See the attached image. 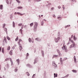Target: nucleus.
<instances>
[{"mask_svg":"<svg viewBox=\"0 0 78 78\" xmlns=\"http://www.w3.org/2000/svg\"><path fill=\"white\" fill-rule=\"evenodd\" d=\"M2 52L3 53H4L5 51H4V48H2Z\"/></svg>","mask_w":78,"mask_h":78,"instance_id":"obj_17","label":"nucleus"},{"mask_svg":"<svg viewBox=\"0 0 78 78\" xmlns=\"http://www.w3.org/2000/svg\"><path fill=\"white\" fill-rule=\"evenodd\" d=\"M62 44L63 45H65V41H63Z\"/></svg>","mask_w":78,"mask_h":78,"instance_id":"obj_38","label":"nucleus"},{"mask_svg":"<svg viewBox=\"0 0 78 78\" xmlns=\"http://www.w3.org/2000/svg\"><path fill=\"white\" fill-rule=\"evenodd\" d=\"M34 75H35V74H34Z\"/></svg>","mask_w":78,"mask_h":78,"instance_id":"obj_64","label":"nucleus"},{"mask_svg":"<svg viewBox=\"0 0 78 78\" xmlns=\"http://www.w3.org/2000/svg\"><path fill=\"white\" fill-rule=\"evenodd\" d=\"M38 2H39V1H41V0H38Z\"/></svg>","mask_w":78,"mask_h":78,"instance_id":"obj_61","label":"nucleus"},{"mask_svg":"<svg viewBox=\"0 0 78 78\" xmlns=\"http://www.w3.org/2000/svg\"><path fill=\"white\" fill-rule=\"evenodd\" d=\"M19 48L20 51H21V50H22V46H20Z\"/></svg>","mask_w":78,"mask_h":78,"instance_id":"obj_28","label":"nucleus"},{"mask_svg":"<svg viewBox=\"0 0 78 78\" xmlns=\"http://www.w3.org/2000/svg\"><path fill=\"white\" fill-rule=\"evenodd\" d=\"M69 74H67V75H66L64 77H65V78H66L67 77H68V76H69Z\"/></svg>","mask_w":78,"mask_h":78,"instance_id":"obj_39","label":"nucleus"},{"mask_svg":"<svg viewBox=\"0 0 78 78\" xmlns=\"http://www.w3.org/2000/svg\"><path fill=\"white\" fill-rule=\"evenodd\" d=\"M39 18H41V16H40V15H39Z\"/></svg>","mask_w":78,"mask_h":78,"instance_id":"obj_57","label":"nucleus"},{"mask_svg":"<svg viewBox=\"0 0 78 78\" xmlns=\"http://www.w3.org/2000/svg\"><path fill=\"white\" fill-rule=\"evenodd\" d=\"M54 78H55V77H57V76L58 75H57V74H55V73H54Z\"/></svg>","mask_w":78,"mask_h":78,"instance_id":"obj_16","label":"nucleus"},{"mask_svg":"<svg viewBox=\"0 0 78 78\" xmlns=\"http://www.w3.org/2000/svg\"><path fill=\"white\" fill-rule=\"evenodd\" d=\"M20 31L21 34H23V33H22V29H20Z\"/></svg>","mask_w":78,"mask_h":78,"instance_id":"obj_20","label":"nucleus"},{"mask_svg":"<svg viewBox=\"0 0 78 78\" xmlns=\"http://www.w3.org/2000/svg\"><path fill=\"white\" fill-rule=\"evenodd\" d=\"M64 46H65L63 45V47H62V50H64Z\"/></svg>","mask_w":78,"mask_h":78,"instance_id":"obj_45","label":"nucleus"},{"mask_svg":"<svg viewBox=\"0 0 78 78\" xmlns=\"http://www.w3.org/2000/svg\"><path fill=\"white\" fill-rule=\"evenodd\" d=\"M43 25H44V22H42L41 23V25L42 26Z\"/></svg>","mask_w":78,"mask_h":78,"instance_id":"obj_42","label":"nucleus"},{"mask_svg":"<svg viewBox=\"0 0 78 78\" xmlns=\"http://www.w3.org/2000/svg\"><path fill=\"white\" fill-rule=\"evenodd\" d=\"M69 41H70V42H72L73 44L75 43V42H74V41H73V40H72V39H71V38H70V37H69Z\"/></svg>","mask_w":78,"mask_h":78,"instance_id":"obj_4","label":"nucleus"},{"mask_svg":"<svg viewBox=\"0 0 78 78\" xmlns=\"http://www.w3.org/2000/svg\"><path fill=\"white\" fill-rule=\"evenodd\" d=\"M64 49L66 52H67V47H66V46H64Z\"/></svg>","mask_w":78,"mask_h":78,"instance_id":"obj_10","label":"nucleus"},{"mask_svg":"<svg viewBox=\"0 0 78 78\" xmlns=\"http://www.w3.org/2000/svg\"><path fill=\"white\" fill-rule=\"evenodd\" d=\"M59 64V63H58Z\"/></svg>","mask_w":78,"mask_h":78,"instance_id":"obj_63","label":"nucleus"},{"mask_svg":"<svg viewBox=\"0 0 78 78\" xmlns=\"http://www.w3.org/2000/svg\"><path fill=\"white\" fill-rule=\"evenodd\" d=\"M7 39L9 41V40H10V38L9 37H7Z\"/></svg>","mask_w":78,"mask_h":78,"instance_id":"obj_40","label":"nucleus"},{"mask_svg":"<svg viewBox=\"0 0 78 78\" xmlns=\"http://www.w3.org/2000/svg\"><path fill=\"white\" fill-rule=\"evenodd\" d=\"M73 35H72L70 39H72V38H73Z\"/></svg>","mask_w":78,"mask_h":78,"instance_id":"obj_41","label":"nucleus"},{"mask_svg":"<svg viewBox=\"0 0 78 78\" xmlns=\"http://www.w3.org/2000/svg\"><path fill=\"white\" fill-rule=\"evenodd\" d=\"M36 41H38L39 40V38H37L35 39Z\"/></svg>","mask_w":78,"mask_h":78,"instance_id":"obj_43","label":"nucleus"},{"mask_svg":"<svg viewBox=\"0 0 78 78\" xmlns=\"http://www.w3.org/2000/svg\"><path fill=\"white\" fill-rule=\"evenodd\" d=\"M55 42H58V40L57 38H55Z\"/></svg>","mask_w":78,"mask_h":78,"instance_id":"obj_13","label":"nucleus"},{"mask_svg":"<svg viewBox=\"0 0 78 78\" xmlns=\"http://www.w3.org/2000/svg\"><path fill=\"white\" fill-rule=\"evenodd\" d=\"M2 7H3V5H0V9H2Z\"/></svg>","mask_w":78,"mask_h":78,"instance_id":"obj_22","label":"nucleus"},{"mask_svg":"<svg viewBox=\"0 0 78 78\" xmlns=\"http://www.w3.org/2000/svg\"><path fill=\"white\" fill-rule=\"evenodd\" d=\"M24 27V25H23L21 26V29H23V27Z\"/></svg>","mask_w":78,"mask_h":78,"instance_id":"obj_31","label":"nucleus"},{"mask_svg":"<svg viewBox=\"0 0 78 78\" xmlns=\"http://www.w3.org/2000/svg\"><path fill=\"white\" fill-rule=\"evenodd\" d=\"M6 2H7V3H9V2H8V0H6Z\"/></svg>","mask_w":78,"mask_h":78,"instance_id":"obj_51","label":"nucleus"},{"mask_svg":"<svg viewBox=\"0 0 78 78\" xmlns=\"http://www.w3.org/2000/svg\"><path fill=\"white\" fill-rule=\"evenodd\" d=\"M27 67H29V66H30V65L29 64H27Z\"/></svg>","mask_w":78,"mask_h":78,"instance_id":"obj_48","label":"nucleus"},{"mask_svg":"<svg viewBox=\"0 0 78 78\" xmlns=\"http://www.w3.org/2000/svg\"><path fill=\"white\" fill-rule=\"evenodd\" d=\"M75 43H73L71 45H70L69 46L70 48H73V47H75Z\"/></svg>","mask_w":78,"mask_h":78,"instance_id":"obj_2","label":"nucleus"},{"mask_svg":"<svg viewBox=\"0 0 78 78\" xmlns=\"http://www.w3.org/2000/svg\"><path fill=\"white\" fill-rule=\"evenodd\" d=\"M57 40H58V41H59V40L60 39V37H57Z\"/></svg>","mask_w":78,"mask_h":78,"instance_id":"obj_36","label":"nucleus"},{"mask_svg":"<svg viewBox=\"0 0 78 78\" xmlns=\"http://www.w3.org/2000/svg\"><path fill=\"white\" fill-rule=\"evenodd\" d=\"M22 23H19L18 24V26L19 27H21V26H22Z\"/></svg>","mask_w":78,"mask_h":78,"instance_id":"obj_25","label":"nucleus"},{"mask_svg":"<svg viewBox=\"0 0 78 78\" xmlns=\"http://www.w3.org/2000/svg\"><path fill=\"white\" fill-rule=\"evenodd\" d=\"M58 9H61V7L60 6H58Z\"/></svg>","mask_w":78,"mask_h":78,"instance_id":"obj_47","label":"nucleus"},{"mask_svg":"<svg viewBox=\"0 0 78 78\" xmlns=\"http://www.w3.org/2000/svg\"><path fill=\"white\" fill-rule=\"evenodd\" d=\"M9 54L10 55H12V50H11L10 51Z\"/></svg>","mask_w":78,"mask_h":78,"instance_id":"obj_15","label":"nucleus"},{"mask_svg":"<svg viewBox=\"0 0 78 78\" xmlns=\"http://www.w3.org/2000/svg\"><path fill=\"white\" fill-rule=\"evenodd\" d=\"M52 65L53 66H55V67H56L57 65L55 63V62L54 61H53Z\"/></svg>","mask_w":78,"mask_h":78,"instance_id":"obj_6","label":"nucleus"},{"mask_svg":"<svg viewBox=\"0 0 78 78\" xmlns=\"http://www.w3.org/2000/svg\"><path fill=\"white\" fill-rule=\"evenodd\" d=\"M1 50H2V47H0V51H1Z\"/></svg>","mask_w":78,"mask_h":78,"instance_id":"obj_53","label":"nucleus"},{"mask_svg":"<svg viewBox=\"0 0 78 78\" xmlns=\"http://www.w3.org/2000/svg\"><path fill=\"white\" fill-rule=\"evenodd\" d=\"M28 55H29V54H28V53H27V56H28Z\"/></svg>","mask_w":78,"mask_h":78,"instance_id":"obj_55","label":"nucleus"},{"mask_svg":"<svg viewBox=\"0 0 78 78\" xmlns=\"http://www.w3.org/2000/svg\"><path fill=\"white\" fill-rule=\"evenodd\" d=\"M16 62L18 63H19V59H17L16 60Z\"/></svg>","mask_w":78,"mask_h":78,"instance_id":"obj_37","label":"nucleus"},{"mask_svg":"<svg viewBox=\"0 0 78 78\" xmlns=\"http://www.w3.org/2000/svg\"><path fill=\"white\" fill-rule=\"evenodd\" d=\"M70 25H68L66 26V27H65V28H67V27H70Z\"/></svg>","mask_w":78,"mask_h":78,"instance_id":"obj_33","label":"nucleus"},{"mask_svg":"<svg viewBox=\"0 0 78 78\" xmlns=\"http://www.w3.org/2000/svg\"><path fill=\"white\" fill-rule=\"evenodd\" d=\"M32 43H34V41H32Z\"/></svg>","mask_w":78,"mask_h":78,"instance_id":"obj_58","label":"nucleus"},{"mask_svg":"<svg viewBox=\"0 0 78 78\" xmlns=\"http://www.w3.org/2000/svg\"><path fill=\"white\" fill-rule=\"evenodd\" d=\"M7 67L8 68L9 67V64H7Z\"/></svg>","mask_w":78,"mask_h":78,"instance_id":"obj_46","label":"nucleus"},{"mask_svg":"<svg viewBox=\"0 0 78 78\" xmlns=\"http://www.w3.org/2000/svg\"><path fill=\"white\" fill-rule=\"evenodd\" d=\"M22 40L21 39H19L18 43L19 45H20V42H22Z\"/></svg>","mask_w":78,"mask_h":78,"instance_id":"obj_5","label":"nucleus"},{"mask_svg":"<svg viewBox=\"0 0 78 78\" xmlns=\"http://www.w3.org/2000/svg\"><path fill=\"white\" fill-rule=\"evenodd\" d=\"M62 7L63 8L64 10L65 9V8L64 7V5H62Z\"/></svg>","mask_w":78,"mask_h":78,"instance_id":"obj_44","label":"nucleus"},{"mask_svg":"<svg viewBox=\"0 0 78 78\" xmlns=\"http://www.w3.org/2000/svg\"><path fill=\"white\" fill-rule=\"evenodd\" d=\"M4 41H5V43H7V41H6V38L5 37H4Z\"/></svg>","mask_w":78,"mask_h":78,"instance_id":"obj_14","label":"nucleus"},{"mask_svg":"<svg viewBox=\"0 0 78 78\" xmlns=\"http://www.w3.org/2000/svg\"><path fill=\"white\" fill-rule=\"evenodd\" d=\"M23 7L22 6H20V7H17V9H22Z\"/></svg>","mask_w":78,"mask_h":78,"instance_id":"obj_29","label":"nucleus"},{"mask_svg":"<svg viewBox=\"0 0 78 78\" xmlns=\"http://www.w3.org/2000/svg\"><path fill=\"white\" fill-rule=\"evenodd\" d=\"M5 26H6V24H5V23L3 24V28H4L5 27Z\"/></svg>","mask_w":78,"mask_h":78,"instance_id":"obj_26","label":"nucleus"},{"mask_svg":"<svg viewBox=\"0 0 78 78\" xmlns=\"http://www.w3.org/2000/svg\"><path fill=\"white\" fill-rule=\"evenodd\" d=\"M4 30H5V31H6L7 30V29H6V28H4Z\"/></svg>","mask_w":78,"mask_h":78,"instance_id":"obj_52","label":"nucleus"},{"mask_svg":"<svg viewBox=\"0 0 78 78\" xmlns=\"http://www.w3.org/2000/svg\"><path fill=\"white\" fill-rule=\"evenodd\" d=\"M73 39L74 41H76L77 39V38L76 37L75 35H74L73 37Z\"/></svg>","mask_w":78,"mask_h":78,"instance_id":"obj_11","label":"nucleus"},{"mask_svg":"<svg viewBox=\"0 0 78 78\" xmlns=\"http://www.w3.org/2000/svg\"><path fill=\"white\" fill-rule=\"evenodd\" d=\"M28 41L29 42H31V39L30 38H29L28 39Z\"/></svg>","mask_w":78,"mask_h":78,"instance_id":"obj_27","label":"nucleus"},{"mask_svg":"<svg viewBox=\"0 0 78 78\" xmlns=\"http://www.w3.org/2000/svg\"><path fill=\"white\" fill-rule=\"evenodd\" d=\"M26 74H27V76H30V73H29L28 72H26Z\"/></svg>","mask_w":78,"mask_h":78,"instance_id":"obj_30","label":"nucleus"},{"mask_svg":"<svg viewBox=\"0 0 78 78\" xmlns=\"http://www.w3.org/2000/svg\"><path fill=\"white\" fill-rule=\"evenodd\" d=\"M49 5H51V3H50L49 4Z\"/></svg>","mask_w":78,"mask_h":78,"instance_id":"obj_60","label":"nucleus"},{"mask_svg":"<svg viewBox=\"0 0 78 78\" xmlns=\"http://www.w3.org/2000/svg\"><path fill=\"white\" fill-rule=\"evenodd\" d=\"M67 58H65L63 59V60L64 61H66V60H67Z\"/></svg>","mask_w":78,"mask_h":78,"instance_id":"obj_35","label":"nucleus"},{"mask_svg":"<svg viewBox=\"0 0 78 78\" xmlns=\"http://www.w3.org/2000/svg\"><path fill=\"white\" fill-rule=\"evenodd\" d=\"M16 2H18V3H20V1L19 0H16Z\"/></svg>","mask_w":78,"mask_h":78,"instance_id":"obj_32","label":"nucleus"},{"mask_svg":"<svg viewBox=\"0 0 78 78\" xmlns=\"http://www.w3.org/2000/svg\"><path fill=\"white\" fill-rule=\"evenodd\" d=\"M54 57H58V55H54Z\"/></svg>","mask_w":78,"mask_h":78,"instance_id":"obj_50","label":"nucleus"},{"mask_svg":"<svg viewBox=\"0 0 78 78\" xmlns=\"http://www.w3.org/2000/svg\"><path fill=\"white\" fill-rule=\"evenodd\" d=\"M35 25L36 26V27L34 26V30H36V28H37V23L36 22H35Z\"/></svg>","mask_w":78,"mask_h":78,"instance_id":"obj_3","label":"nucleus"},{"mask_svg":"<svg viewBox=\"0 0 78 78\" xmlns=\"http://www.w3.org/2000/svg\"><path fill=\"white\" fill-rule=\"evenodd\" d=\"M18 70V69H17V68H16L15 69V72H17V71Z\"/></svg>","mask_w":78,"mask_h":78,"instance_id":"obj_23","label":"nucleus"},{"mask_svg":"<svg viewBox=\"0 0 78 78\" xmlns=\"http://www.w3.org/2000/svg\"><path fill=\"white\" fill-rule=\"evenodd\" d=\"M74 62L76 63V57L75 56H74L73 57Z\"/></svg>","mask_w":78,"mask_h":78,"instance_id":"obj_7","label":"nucleus"},{"mask_svg":"<svg viewBox=\"0 0 78 78\" xmlns=\"http://www.w3.org/2000/svg\"><path fill=\"white\" fill-rule=\"evenodd\" d=\"M72 72H74V73H76V72H77V71L76 70H72Z\"/></svg>","mask_w":78,"mask_h":78,"instance_id":"obj_21","label":"nucleus"},{"mask_svg":"<svg viewBox=\"0 0 78 78\" xmlns=\"http://www.w3.org/2000/svg\"><path fill=\"white\" fill-rule=\"evenodd\" d=\"M10 49H11V47H10V46H7V50L9 51L10 50Z\"/></svg>","mask_w":78,"mask_h":78,"instance_id":"obj_8","label":"nucleus"},{"mask_svg":"<svg viewBox=\"0 0 78 78\" xmlns=\"http://www.w3.org/2000/svg\"><path fill=\"white\" fill-rule=\"evenodd\" d=\"M41 17H43V15H41Z\"/></svg>","mask_w":78,"mask_h":78,"instance_id":"obj_59","label":"nucleus"},{"mask_svg":"<svg viewBox=\"0 0 78 78\" xmlns=\"http://www.w3.org/2000/svg\"><path fill=\"white\" fill-rule=\"evenodd\" d=\"M60 62L62 64H63V62H62V58H61L60 59Z\"/></svg>","mask_w":78,"mask_h":78,"instance_id":"obj_9","label":"nucleus"},{"mask_svg":"<svg viewBox=\"0 0 78 78\" xmlns=\"http://www.w3.org/2000/svg\"><path fill=\"white\" fill-rule=\"evenodd\" d=\"M18 39H19V37H17L15 39V41H18Z\"/></svg>","mask_w":78,"mask_h":78,"instance_id":"obj_24","label":"nucleus"},{"mask_svg":"<svg viewBox=\"0 0 78 78\" xmlns=\"http://www.w3.org/2000/svg\"><path fill=\"white\" fill-rule=\"evenodd\" d=\"M34 24L33 23H32L30 24V27H33V25Z\"/></svg>","mask_w":78,"mask_h":78,"instance_id":"obj_19","label":"nucleus"},{"mask_svg":"<svg viewBox=\"0 0 78 78\" xmlns=\"http://www.w3.org/2000/svg\"><path fill=\"white\" fill-rule=\"evenodd\" d=\"M29 1H30V0H29Z\"/></svg>","mask_w":78,"mask_h":78,"instance_id":"obj_62","label":"nucleus"},{"mask_svg":"<svg viewBox=\"0 0 78 78\" xmlns=\"http://www.w3.org/2000/svg\"><path fill=\"white\" fill-rule=\"evenodd\" d=\"M9 58H7L5 60L6 61H9Z\"/></svg>","mask_w":78,"mask_h":78,"instance_id":"obj_34","label":"nucleus"},{"mask_svg":"<svg viewBox=\"0 0 78 78\" xmlns=\"http://www.w3.org/2000/svg\"><path fill=\"white\" fill-rule=\"evenodd\" d=\"M51 9L52 11L53 10V9H54V7H52V8H51Z\"/></svg>","mask_w":78,"mask_h":78,"instance_id":"obj_49","label":"nucleus"},{"mask_svg":"<svg viewBox=\"0 0 78 78\" xmlns=\"http://www.w3.org/2000/svg\"><path fill=\"white\" fill-rule=\"evenodd\" d=\"M53 17H56V16H55V15H53Z\"/></svg>","mask_w":78,"mask_h":78,"instance_id":"obj_54","label":"nucleus"},{"mask_svg":"<svg viewBox=\"0 0 78 78\" xmlns=\"http://www.w3.org/2000/svg\"><path fill=\"white\" fill-rule=\"evenodd\" d=\"M10 61L11 62V66H12L13 65V62H12V59H11V58H10Z\"/></svg>","mask_w":78,"mask_h":78,"instance_id":"obj_12","label":"nucleus"},{"mask_svg":"<svg viewBox=\"0 0 78 78\" xmlns=\"http://www.w3.org/2000/svg\"><path fill=\"white\" fill-rule=\"evenodd\" d=\"M16 25H15V23H14V22H13V27H14Z\"/></svg>","mask_w":78,"mask_h":78,"instance_id":"obj_18","label":"nucleus"},{"mask_svg":"<svg viewBox=\"0 0 78 78\" xmlns=\"http://www.w3.org/2000/svg\"><path fill=\"white\" fill-rule=\"evenodd\" d=\"M18 14V15H20V16H23V15H24L25 13H23V14H21L20 13V12H15L14 14L15 15H16V14Z\"/></svg>","mask_w":78,"mask_h":78,"instance_id":"obj_1","label":"nucleus"},{"mask_svg":"<svg viewBox=\"0 0 78 78\" xmlns=\"http://www.w3.org/2000/svg\"><path fill=\"white\" fill-rule=\"evenodd\" d=\"M26 27H27V25H25L24 26V28H26Z\"/></svg>","mask_w":78,"mask_h":78,"instance_id":"obj_56","label":"nucleus"}]
</instances>
